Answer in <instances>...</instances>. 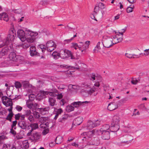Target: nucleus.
<instances>
[{
    "mask_svg": "<svg viewBox=\"0 0 149 149\" xmlns=\"http://www.w3.org/2000/svg\"><path fill=\"white\" fill-rule=\"evenodd\" d=\"M133 8L132 7H128L126 9L127 12V13H130L132 12Z\"/></svg>",
    "mask_w": 149,
    "mask_h": 149,
    "instance_id": "obj_47",
    "label": "nucleus"
},
{
    "mask_svg": "<svg viewBox=\"0 0 149 149\" xmlns=\"http://www.w3.org/2000/svg\"><path fill=\"white\" fill-rule=\"evenodd\" d=\"M20 116V114L19 113L15 114V118L16 120H19V119Z\"/></svg>",
    "mask_w": 149,
    "mask_h": 149,
    "instance_id": "obj_58",
    "label": "nucleus"
},
{
    "mask_svg": "<svg viewBox=\"0 0 149 149\" xmlns=\"http://www.w3.org/2000/svg\"><path fill=\"white\" fill-rule=\"evenodd\" d=\"M133 139L132 136L129 134H126L123 135L120 138L121 142L119 145H123V143H126L127 144L129 143Z\"/></svg>",
    "mask_w": 149,
    "mask_h": 149,
    "instance_id": "obj_6",
    "label": "nucleus"
},
{
    "mask_svg": "<svg viewBox=\"0 0 149 149\" xmlns=\"http://www.w3.org/2000/svg\"><path fill=\"white\" fill-rule=\"evenodd\" d=\"M8 57L11 61H17L19 59L20 57L19 56L16 55V53L13 51H11L9 54Z\"/></svg>",
    "mask_w": 149,
    "mask_h": 149,
    "instance_id": "obj_14",
    "label": "nucleus"
},
{
    "mask_svg": "<svg viewBox=\"0 0 149 149\" xmlns=\"http://www.w3.org/2000/svg\"><path fill=\"white\" fill-rule=\"evenodd\" d=\"M10 132L14 135H15L16 134V131L14 130L13 128L12 127L10 129Z\"/></svg>",
    "mask_w": 149,
    "mask_h": 149,
    "instance_id": "obj_59",
    "label": "nucleus"
},
{
    "mask_svg": "<svg viewBox=\"0 0 149 149\" xmlns=\"http://www.w3.org/2000/svg\"><path fill=\"white\" fill-rule=\"evenodd\" d=\"M22 85L23 87L25 88H28L29 86V82L27 81H24L22 82Z\"/></svg>",
    "mask_w": 149,
    "mask_h": 149,
    "instance_id": "obj_34",
    "label": "nucleus"
},
{
    "mask_svg": "<svg viewBox=\"0 0 149 149\" xmlns=\"http://www.w3.org/2000/svg\"><path fill=\"white\" fill-rule=\"evenodd\" d=\"M10 51H14L12 44H11L9 46L8 45L7 46L3 48L1 51V54L2 56H4L7 54Z\"/></svg>",
    "mask_w": 149,
    "mask_h": 149,
    "instance_id": "obj_8",
    "label": "nucleus"
},
{
    "mask_svg": "<svg viewBox=\"0 0 149 149\" xmlns=\"http://www.w3.org/2000/svg\"><path fill=\"white\" fill-rule=\"evenodd\" d=\"M52 56L54 59H56L58 58L57 56H59V53L57 52L54 51L52 54Z\"/></svg>",
    "mask_w": 149,
    "mask_h": 149,
    "instance_id": "obj_35",
    "label": "nucleus"
},
{
    "mask_svg": "<svg viewBox=\"0 0 149 149\" xmlns=\"http://www.w3.org/2000/svg\"><path fill=\"white\" fill-rule=\"evenodd\" d=\"M68 117V115L65 114L61 118H60L58 119V122H59L63 123L67 120Z\"/></svg>",
    "mask_w": 149,
    "mask_h": 149,
    "instance_id": "obj_26",
    "label": "nucleus"
},
{
    "mask_svg": "<svg viewBox=\"0 0 149 149\" xmlns=\"http://www.w3.org/2000/svg\"><path fill=\"white\" fill-rule=\"evenodd\" d=\"M35 130L34 129H33L32 128H31V129L30 130L29 132L27 134V135L28 136H31V135L32 134V132L33 131V130Z\"/></svg>",
    "mask_w": 149,
    "mask_h": 149,
    "instance_id": "obj_55",
    "label": "nucleus"
},
{
    "mask_svg": "<svg viewBox=\"0 0 149 149\" xmlns=\"http://www.w3.org/2000/svg\"><path fill=\"white\" fill-rule=\"evenodd\" d=\"M90 41H87L85 42L84 44L83 43L81 47V48L82 47L83 49H81V52H86V50L89 47V45L90 44Z\"/></svg>",
    "mask_w": 149,
    "mask_h": 149,
    "instance_id": "obj_21",
    "label": "nucleus"
},
{
    "mask_svg": "<svg viewBox=\"0 0 149 149\" xmlns=\"http://www.w3.org/2000/svg\"><path fill=\"white\" fill-rule=\"evenodd\" d=\"M56 47L55 43L52 40L49 41L46 43V47L48 52H51L55 49Z\"/></svg>",
    "mask_w": 149,
    "mask_h": 149,
    "instance_id": "obj_7",
    "label": "nucleus"
},
{
    "mask_svg": "<svg viewBox=\"0 0 149 149\" xmlns=\"http://www.w3.org/2000/svg\"><path fill=\"white\" fill-rule=\"evenodd\" d=\"M35 117L36 118H39L40 117V115L39 113L37 112H35L34 114Z\"/></svg>",
    "mask_w": 149,
    "mask_h": 149,
    "instance_id": "obj_61",
    "label": "nucleus"
},
{
    "mask_svg": "<svg viewBox=\"0 0 149 149\" xmlns=\"http://www.w3.org/2000/svg\"><path fill=\"white\" fill-rule=\"evenodd\" d=\"M13 12L15 13L22 14L21 10L20 9H15L13 10Z\"/></svg>",
    "mask_w": 149,
    "mask_h": 149,
    "instance_id": "obj_43",
    "label": "nucleus"
},
{
    "mask_svg": "<svg viewBox=\"0 0 149 149\" xmlns=\"http://www.w3.org/2000/svg\"><path fill=\"white\" fill-rule=\"evenodd\" d=\"M98 132V134L100 133H101L102 134V138L104 140H108L110 138V133L109 131L102 130L101 128Z\"/></svg>",
    "mask_w": 149,
    "mask_h": 149,
    "instance_id": "obj_10",
    "label": "nucleus"
},
{
    "mask_svg": "<svg viewBox=\"0 0 149 149\" xmlns=\"http://www.w3.org/2000/svg\"><path fill=\"white\" fill-rule=\"evenodd\" d=\"M87 91H82L81 92V94L82 95L85 97H87L88 96V92H87Z\"/></svg>",
    "mask_w": 149,
    "mask_h": 149,
    "instance_id": "obj_45",
    "label": "nucleus"
},
{
    "mask_svg": "<svg viewBox=\"0 0 149 149\" xmlns=\"http://www.w3.org/2000/svg\"><path fill=\"white\" fill-rule=\"evenodd\" d=\"M49 118L48 117H41L39 119V121L41 123H48Z\"/></svg>",
    "mask_w": 149,
    "mask_h": 149,
    "instance_id": "obj_24",
    "label": "nucleus"
},
{
    "mask_svg": "<svg viewBox=\"0 0 149 149\" xmlns=\"http://www.w3.org/2000/svg\"><path fill=\"white\" fill-rule=\"evenodd\" d=\"M27 33L25 32L23 30L19 29L17 32V34L19 38L21 40L22 42L25 41L26 40V37L25 36V34Z\"/></svg>",
    "mask_w": 149,
    "mask_h": 149,
    "instance_id": "obj_12",
    "label": "nucleus"
},
{
    "mask_svg": "<svg viewBox=\"0 0 149 149\" xmlns=\"http://www.w3.org/2000/svg\"><path fill=\"white\" fill-rule=\"evenodd\" d=\"M144 52H145L143 54V55L145 56H148L149 55V49L145 50Z\"/></svg>",
    "mask_w": 149,
    "mask_h": 149,
    "instance_id": "obj_53",
    "label": "nucleus"
},
{
    "mask_svg": "<svg viewBox=\"0 0 149 149\" xmlns=\"http://www.w3.org/2000/svg\"><path fill=\"white\" fill-rule=\"evenodd\" d=\"M3 19L6 22L9 20V18L8 17V14L6 13H3L1 14V19Z\"/></svg>",
    "mask_w": 149,
    "mask_h": 149,
    "instance_id": "obj_25",
    "label": "nucleus"
},
{
    "mask_svg": "<svg viewBox=\"0 0 149 149\" xmlns=\"http://www.w3.org/2000/svg\"><path fill=\"white\" fill-rule=\"evenodd\" d=\"M119 125H111L110 128L109 130L111 132H116L119 130Z\"/></svg>",
    "mask_w": 149,
    "mask_h": 149,
    "instance_id": "obj_20",
    "label": "nucleus"
},
{
    "mask_svg": "<svg viewBox=\"0 0 149 149\" xmlns=\"http://www.w3.org/2000/svg\"><path fill=\"white\" fill-rule=\"evenodd\" d=\"M74 24L72 23H69L67 26V27H68L69 30H71L73 29L74 30L75 29V27L74 26Z\"/></svg>",
    "mask_w": 149,
    "mask_h": 149,
    "instance_id": "obj_30",
    "label": "nucleus"
},
{
    "mask_svg": "<svg viewBox=\"0 0 149 149\" xmlns=\"http://www.w3.org/2000/svg\"><path fill=\"white\" fill-rule=\"evenodd\" d=\"M119 104V102L118 101L112 102L109 104L107 109L110 111L114 110L118 108Z\"/></svg>",
    "mask_w": 149,
    "mask_h": 149,
    "instance_id": "obj_13",
    "label": "nucleus"
},
{
    "mask_svg": "<svg viewBox=\"0 0 149 149\" xmlns=\"http://www.w3.org/2000/svg\"><path fill=\"white\" fill-rule=\"evenodd\" d=\"M24 115L26 116H30L31 113V111L30 109H28L25 110L24 111Z\"/></svg>",
    "mask_w": 149,
    "mask_h": 149,
    "instance_id": "obj_40",
    "label": "nucleus"
},
{
    "mask_svg": "<svg viewBox=\"0 0 149 149\" xmlns=\"http://www.w3.org/2000/svg\"><path fill=\"white\" fill-rule=\"evenodd\" d=\"M11 146L9 144H4L3 146V149H10Z\"/></svg>",
    "mask_w": 149,
    "mask_h": 149,
    "instance_id": "obj_41",
    "label": "nucleus"
},
{
    "mask_svg": "<svg viewBox=\"0 0 149 149\" xmlns=\"http://www.w3.org/2000/svg\"><path fill=\"white\" fill-rule=\"evenodd\" d=\"M59 57L63 59H67L70 57V59H74L75 57L72 55L70 51L63 49L60 50L59 52Z\"/></svg>",
    "mask_w": 149,
    "mask_h": 149,
    "instance_id": "obj_3",
    "label": "nucleus"
},
{
    "mask_svg": "<svg viewBox=\"0 0 149 149\" xmlns=\"http://www.w3.org/2000/svg\"><path fill=\"white\" fill-rule=\"evenodd\" d=\"M74 109V107L71 105L67 106L66 109V111L69 112L73 111Z\"/></svg>",
    "mask_w": 149,
    "mask_h": 149,
    "instance_id": "obj_33",
    "label": "nucleus"
},
{
    "mask_svg": "<svg viewBox=\"0 0 149 149\" xmlns=\"http://www.w3.org/2000/svg\"><path fill=\"white\" fill-rule=\"evenodd\" d=\"M18 125L22 129L25 130L27 127L26 121V120L19 121L18 123Z\"/></svg>",
    "mask_w": 149,
    "mask_h": 149,
    "instance_id": "obj_18",
    "label": "nucleus"
},
{
    "mask_svg": "<svg viewBox=\"0 0 149 149\" xmlns=\"http://www.w3.org/2000/svg\"><path fill=\"white\" fill-rule=\"evenodd\" d=\"M83 44V43L82 42H79V44H78L77 47L80 50H81V47Z\"/></svg>",
    "mask_w": 149,
    "mask_h": 149,
    "instance_id": "obj_62",
    "label": "nucleus"
},
{
    "mask_svg": "<svg viewBox=\"0 0 149 149\" xmlns=\"http://www.w3.org/2000/svg\"><path fill=\"white\" fill-rule=\"evenodd\" d=\"M29 145L28 142L25 143H24L23 144V147L25 149H27L29 148Z\"/></svg>",
    "mask_w": 149,
    "mask_h": 149,
    "instance_id": "obj_51",
    "label": "nucleus"
},
{
    "mask_svg": "<svg viewBox=\"0 0 149 149\" xmlns=\"http://www.w3.org/2000/svg\"><path fill=\"white\" fill-rule=\"evenodd\" d=\"M38 109L39 110V111L41 114L44 115L48 113L50 108L49 107H47L44 108H38Z\"/></svg>",
    "mask_w": 149,
    "mask_h": 149,
    "instance_id": "obj_19",
    "label": "nucleus"
},
{
    "mask_svg": "<svg viewBox=\"0 0 149 149\" xmlns=\"http://www.w3.org/2000/svg\"><path fill=\"white\" fill-rule=\"evenodd\" d=\"M35 130L34 129H33L32 128H31V129L30 130L29 132L27 134V135L28 136H31V135L32 134V132L33 131V130Z\"/></svg>",
    "mask_w": 149,
    "mask_h": 149,
    "instance_id": "obj_54",
    "label": "nucleus"
},
{
    "mask_svg": "<svg viewBox=\"0 0 149 149\" xmlns=\"http://www.w3.org/2000/svg\"><path fill=\"white\" fill-rule=\"evenodd\" d=\"M39 127L40 128L42 129H45L48 127L49 123H41L39 126Z\"/></svg>",
    "mask_w": 149,
    "mask_h": 149,
    "instance_id": "obj_32",
    "label": "nucleus"
},
{
    "mask_svg": "<svg viewBox=\"0 0 149 149\" xmlns=\"http://www.w3.org/2000/svg\"><path fill=\"white\" fill-rule=\"evenodd\" d=\"M72 47L74 48L75 49H77L78 44L77 43L72 42Z\"/></svg>",
    "mask_w": 149,
    "mask_h": 149,
    "instance_id": "obj_56",
    "label": "nucleus"
},
{
    "mask_svg": "<svg viewBox=\"0 0 149 149\" xmlns=\"http://www.w3.org/2000/svg\"><path fill=\"white\" fill-rule=\"evenodd\" d=\"M30 127L35 130L38 128V125L37 123H32L30 124Z\"/></svg>",
    "mask_w": 149,
    "mask_h": 149,
    "instance_id": "obj_37",
    "label": "nucleus"
},
{
    "mask_svg": "<svg viewBox=\"0 0 149 149\" xmlns=\"http://www.w3.org/2000/svg\"><path fill=\"white\" fill-rule=\"evenodd\" d=\"M82 118L81 117H79L75 119L73 122L72 125L74 124V125H79L82 123Z\"/></svg>",
    "mask_w": 149,
    "mask_h": 149,
    "instance_id": "obj_22",
    "label": "nucleus"
},
{
    "mask_svg": "<svg viewBox=\"0 0 149 149\" xmlns=\"http://www.w3.org/2000/svg\"><path fill=\"white\" fill-rule=\"evenodd\" d=\"M14 115V114L13 113H9L6 119L9 120L10 122H11L12 118Z\"/></svg>",
    "mask_w": 149,
    "mask_h": 149,
    "instance_id": "obj_31",
    "label": "nucleus"
},
{
    "mask_svg": "<svg viewBox=\"0 0 149 149\" xmlns=\"http://www.w3.org/2000/svg\"><path fill=\"white\" fill-rule=\"evenodd\" d=\"M100 8L103 9L105 8V6L104 4L102 3H100L97 6Z\"/></svg>",
    "mask_w": 149,
    "mask_h": 149,
    "instance_id": "obj_46",
    "label": "nucleus"
},
{
    "mask_svg": "<svg viewBox=\"0 0 149 149\" xmlns=\"http://www.w3.org/2000/svg\"><path fill=\"white\" fill-rule=\"evenodd\" d=\"M49 103L50 105L52 106H53L55 105L56 100L54 98L50 97L49 98Z\"/></svg>",
    "mask_w": 149,
    "mask_h": 149,
    "instance_id": "obj_29",
    "label": "nucleus"
},
{
    "mask_svg": "<svg viewBox=\"0 0 149 149\" xmlns=\"http://www.w3.org/2000/svg\"><path fill=\"white\" fill-rule=\"evenodd\" d=\"M120 120V118L118 116H114L113 117L111 121V125H119Z\"/></svg>",
    "mask_w": 149,
    "mask_h": 149,
    "instance_id": "obj_16",
    "label": "nucleus"
},
{
    "mask_svg": "<svg viewBox=\"0 0 149 149\" xmlns=\"http://www.w3.org/2000/svg\"><path fill=\"white\" fill-rule=\"evenodd\" d=\"M3 104L6 107L12 106L13 103L12 101H9V102L6 103V102H4Z\"/></svg>",
    "mask_w": 149,
    "mask_h": 149,
    "instance_id": "obj_38",
    "label": "nucleus"
},
{
    "mask_svg": "<svg viewBox=\"0 0 149 149\" xmlns=\"http://www.w3.org/2000/svg\"><path fill=\"white\" fill-rule=\"evenodd\" d=\"M15 36L16 33L15 30L13 29V30L10 31L7 37L6 38L5 40V44L8 45L10 42L11 43V42H12L14 40Z\"/></svg>",
    "mask_w": 149,
    "mask_h": 149,
    "instance_id": "obj_5",
    "label": "nucleus"
},
{
    "mask_svg": "<svg viewBox=\"0 0 149 149\" xmlns=\"http://www.w3.org/2000/svg\"><path fill=\"white\" fill-rule=\"evenodd\" d=\"M100 124V121L98 120H96L94 122L91 120H89L87 123L86 127L88 129L90 130L96 126H99Z\"/></svg>",
    "mask_w": 149,
    "mask_h": 149,
    "instance_id": "obj_9",
    "label": "nucleus"
},
{
    "mask_svg": "<svg viewBox=\"0 0 149 149\" xmlns=\"http://www.w3.org/2000/svg\"><path fill=\"white\" fill-rule=\"evenodd\" d=\"M30 45L28 42L27 43L24 42L21 45V46L24 49H26L29 47Z\"/></svg>",
    "mask_w": 149,
    "mask_h": 149,
    "instance_id": "obj_39",
    "label": "nucleus"
},
{
    "mask_svg": "<svg viewBox=\"0 0 149 149\" xmlns=\"http://www.w3.org/2000/svg\"><path fill=\"white\" fill-rule=\"evenodd\" d=\"M99 132L98 130H93L92 131H90L88 132H85L81 133V137H82L83 139L82 140H85L86 143V141L88 140L89 141L91 140V138L94 135H97L98 134Z\"/></svg>",
    "mask_w": 149,
    "mask_h": 149,
    "instance_id": "obj_1",
    "label": "nucleus"
},
{
    "mask_svg": "<svg viewBox=\"0 0 149 149\" xmlns=\"http://www.w3.org/2000/svg\"><path fill=\"white\" fill-rule=\"evenodd\" d=\"M16 109L19 111H21L22 109V107L19 105H17L16 107Z\"/></svg>",
    "mask_w": 149,
    "mask_h": 149,
    "instance_id": "obj_64",
    "label": "nucleus"
},
{
    "mask_svg": "<svg viewBox=\"0 0 149 149\" xmlns=\"http://www.w3.org/2000/svg\"><path fill=\"white\" fill-rule=\"evenodd\" d=\"M90 102H88L87 101H85L84 102H80L79 101L77 102H74L72 103L73 105L75 107H79V106H80V105L82 104H87L89 103H90Z\"/></svg>",
    "mask_w": 149,
    "mask_h": 149,
    "instance_id": "obj_23",
    "label": "nucleus"
},
{
    "mask_svg": "<svg viewBox=\"0 0 149 149\" xmlns=\"http://www.w3.org/2000/svg\"><path fill=\"white\" fill-rule=\"evenodd\" d=\"M63 141V137L60 136H57L55 139L56 143L57 144H59L61 143Z\"/></svg>",
    "mask_w": 149,
    "mask_h": 149,
    "instance_id": "obj_28",
    "label": "nucleus"
},
{
    "mask_svg": "<svg viewBox=\"0 0 149 149\" xmlns=\"http://www.w3.org/2000/svg\"><path fill=\"white\" fill-rule=\"evenodd\" d=\"M27 38H26L27 42L30 43L33 42L35 40L34 37L38 35L37 33H35L30 30L27 31L26 33Z\"/></svg>",
    "mask_w": 149,
    "mask_h": 149,
    "instance_id": "obj_4",
    "label": "nucleus"
},
{
    "mask_svg": "<svg viewBox=\"0 0 149 149\" xmlns=\"http://www.w3.org/2000/svg\"><path fill=\"white\" fill-rule=\"evenodd\" d=\"M125 56L127 58H138L140 57L139 55H136L135 54H132L129 53H126L125 54Z\"/></svg>",
    "mask_w": 149,
    "mask_h": 149,
    "instance_id": "obj_27",
    "label": "nucleus"
},
{
    "mask_svg": "<svg viewBox=\"0 0 149 149\" xmlns=\"http://www.w3.org/2000/svg\"><path fill=\"white\" fill-rule=\"evenodd\" d=\"M91 140L90 141L88 140L86 141V143L87 145L97 146L100 143L99 139L97 137L95 138L92 141Z\"/></svg>",
    "mask_w": 149,
    "mask_h": 149,
    "instance_id": "obj_15",
    "label": "nucleus"
},
{
    "mask_svg": "<svg viewBox=\"0 0 149 149\" xmlns=\"http://www.w3.org/2000/svg\"><path fill=\"white\" fill-rule=\"evenodd\" d=\"M99 7L98 6H96L94 9V12L95 13L97 14V13L99 11Z\"/></svg>",
    "mask_w": 149,
    "mask_h": 149,
    "instance_id": "obj_48",
    "label": "nucleus"
},
{
    "mask_svg": "<svg viewBox=\"0 0 149 149\" xmlns=\"http://www.w3.org/2000/svg\"><path fill=\"white\" fill-rule=\"evenodd\" d=\"M113 38L107 36H104L102 37V43L103 46L105 47L108 48L112 46L113 45L116 44L113 43Z\"/></svg>",
    "mask_w": 149,
    "mask_h": 149,
    "instance_id": "obj_2",
    "label": "nucleus"
},
{
    "mask_svg": "<svg viewBox=\"0 0 149 149\" xmlns=\"http://www.w3.org/2000/svg\"><path fill=\"white\" fill-rule=\"evenodd\" d=\"M40 48L41 49L42 52H45V51L47 49V47H46V46L45 45H39Z\"/></svg>",
    "mask_w": 149,
    "mask_h": 149,
    "instance_id": "obj_44",
    "label": "nucleus"
},
{
    "mask_svg": "<svg viewBox=\"0 0 149 149\" xmlns=\"http://www.w3.org/2000/svg\"><path fill=\"white\" fill-rule=\"evenodd\" d=\"M9 98L6 96H3L1 97V99L3 103V104L4 102L7 101V100H9Z\"/></svg>",
    "mask_w": 149,
    "mask_h": 149,
    "instance_id": "obj_50",
    "label": "nucleus"
},
{
    "mask_svg": "<svg viewBox=\"0 0 149 149\" xmlns=\"http://www.w3.org/2000/svg\"><path fill=\"white\" fill-rule=\"evenodd\" d=\"M30 54L31 56H38L39 54L36 51V48L34 46H31L30 48Z\"/></svg>",
    "mask_w": 149,
    "mask_h": 149,
    "instance_id": "obj_17",
    "label": "nucleus"
},
{
    "mask_svg": "<svg viewBox=\"0 0 149 149\" xmlns=\"http://www.w3.org/2000/svg\"><path fill=\"white\" fill-rule=\"evenodd\" d=\"M41 136V134L39 132H35L32 133V134L30 137V139L32 141L37 142L40 140Z\"/></svg>",
    "mask_w": 149,
    "mask_h": 149,
    "instance_id": "obj_11",
    "label": "nucleus"
},
{
    "mask_svg": "<svg viewBox=\"0 0 149 149\" xmlns=\"http://www.w3.org/2000/svg\"><path fill=\"white\" fill-rule=\"evenodd\" d=\"M103 127V128H104V130H106V131H107V130H108L107 131L109 130L110 127L109 125L107 124L105 125ZM103 130H104L103 129Z\"/></svg>",
    "mask_w": 149,
    "mask_h": 149,
    "instance_id": "obj_52",
    "label": "nucleus"
},
{
    "mask_svg": "<svg viewBox=\"0 0 149 149\" xmlns=\"http://www.w3.org/2000/svg\"><path fill=\"white\" fill-rule=\"evenodd\" d=\"M15 86L17 89L20 88L22 86V83L18 81H15Z\"/></svg>",
    "mask_w": 149,
    "mask_h": 149,
    "instance_id": "obj_36",
    "label": "nucleus"
},
{
    "mask_svg": "<svg viewBox=\"0 0 149 149\" xmlns=\"http://www.w3.org/2000/svg\"><path fill=\"white\" fill-rule=\"evenodd\" d=\"M29 116L28 118V120L31 122L32 121L34 120L33 116L32 115H31Z\"/></svg>",
    "mask_w": 149,
    "mask_h": 149,
    "instance_id": "obj_63",
    "label": "nucleus"
},
{
    "mask_svg": "<svg viewBox=\"0 0 149 149\" xmlns=\"http://www.w3.org/2000/svg\"><path fill=\"white\" fill-rule=\"evenodd\" d=\"M40 92L42 94H43L44 95H47L49 94V92L47 91H40Z\"/></svg>",
    "mask_w": 149,
    "mask_h": 149,
    "instance_id": "obj_60",
    "label": "nucleus"
},
{
    "mask_svg": "<svg viewBox=\"0 0 149 149\" xmlns=\"http://www.w3.org/2000/svg\"><path fill=\"white\" fill-rule=\"evenodd\" d=\"M49 130L48 128V127L45 128L43 130L42 132V134L43 135H45L47 134H48L49 132Z\"/></svg>",
    "mask_w": 149,
    "mask_h": 149,
    "instance_id": "obj_42",
    "label": "nucleus"
},
{
    "mask_svg": "<svg viewBox=\"0 0 149 149\" xmlns=\"http://www.w3.org/2000/svg\"><path fill=\"white\" fill-rule=\"evenodd\" d=\"M66 103V101L64 99H62L60 102V104L62 106L64 105Z\"/></svg>",
    "mask_w": 149,
    "mask_h": 149,
    "instance_id": "obj_49",
    "label": "nucleus"
},
{
    "mask_svg": "<svg viewBox=\"0 0 149 149\" xmlns=\"http://www.w3.org/2000/svg\"><path fill=\"white\" fill-rule=\"evenodd\" d=\"M17 121L16 120L13 121V123L11 126V127L12 128H13L15 126H16V124L17 123Z\"/></svg>",
    "mask_w": 149,
    "mask_h": 149,
    "instance_id": "obj_57",
    "label": "nucleus"
}]
</instances>
